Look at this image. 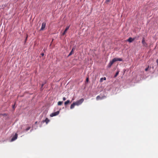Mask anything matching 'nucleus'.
I'll return each instance as SVG.
<instances>
[{
    "label": "nucleus",
    "mask_w": 158,
    "mask_h": 158,
    "mask_svg": "<svg viewBox=\"0 0 158 158\" xmlns=\"http://www.w3.org/2000/svg\"><path fill=\"white\" fill-rule=\"evenodd\" d=\"M122 61L123 59L121 58H115L113 59L112 61H110L109 63L108 66L109 68H110L113 64L117 61Z\"/></svg>",
    "instance_id": "1"
},
{
    "label": "nucleus",
    "mask_w": 158,
    "mask_h": 158,
    "mask_svg": "<svg viewBox=\"0 0 158 158\" xmlns=\"http://www.w3.org/2000/svg\"><path fill=\"white\" fill-rule=\"evenodd\" d=\"M84 99L83 98H81L79 100L77 101L74 102L76 106H79L81 104V103L83 102Z\"/></svg>",
    "instance_id": "2"
},
{
    "label": "nucleus",
    "mask_w": 158,
    "mask_h": 158,
    "mask_svg": "<svg viewBox=\"0 0 158 158\" xmlns=\"http://www.w3.org/2000/svg\"><path fill=\"white\" fill-rule=\"evenodd\" d=\"M60 113L59 111H57L56 112L52 113L50 114V116L51 117H52L53 116H56L58 115Z\"/></svg>",
    "instance_id": "3"
},
{
    "label": "nucleus",
    "mask_w": 158,
    "mask_h": 158,
    "mask_svg": "<svg viewBox=\"0 0 158 158\" xmlns=\"http://www.w3.org/2000/svg\"><path fill=\"white\" fill-rule=\"evenodd\" d=\"M142 43L144 47H147V44L145 42V40L144 38H143L142 40Z\"/></svg>",
    "instance_id": "4"
},
{
    "label": "nucleus",
    "mask_w": 158,
    "mask_h": 158,
    "mask_svg": "<svg viewBox=\"0 0 158 158\" xmlns=\"http://www.w3.org/2000/svg\"><path fill=\"white\" fill-rule=\"evenodd\" d=\"M46 23H43L42 24L41 27L40 28V30L42 31L44 30L46 27Z\"/></svg>",
    "instance_id": "5"
},
{
    "label": "nucleus",
    "mask_w": 158,
    "mask_h": 158,
    "mask_svg": "<svg viewBox=\"0 0 158 158\" xmlns=\"http://www.w3.org/2000/svg\"><path fill=\"white\" fill-rule=\"evenodd\" d=\"M17 136L18 134L16 133L15 135L14 136H13L11 139V141L12 142L16 140L17 139Z\"/></svg>",
    "instance_id": "6"
},
{
    "label": "nucleus",
    "mask_w": 158,
    "mask_h": 158,
    "mask_svg": "<svg viewBox=\"0 0 158 158\" xmlns=\"http://www.w3.org/2000/svg\"><path fill=\"white\" fill-rule=\"evenodd\" d=\"M135 39V38H132L130 37L127 40V41L130 43L132 42Z\"/></svg>",
    "instance_id": "7"
},
{
    "label": "nucleus",
    "mask_w": 158,
    "mask_h": 158,
    "mask_svg": "<svg viewBox=\"0 0 158 158\" xmlns=\"http://www.w3.org/2000/svg\"><path fill=\"white\" fill-rule=\"evenodd\" d=\"M69 27H70V26H68L67 27L65 28V29L64 32L62 33V35H64L66 33L67 31L69 29Z\"/></svg>",
    "instance_id": "8"
},
{
    "label": "nucleus",
    "mask_w": 158,
    "mask_h": 158,
    "mask_svg": "<svg viewBox=\"0 0 158 158\" xmlns=\"http://www.w3.org/2000/svg\"><path fill=\"white\" fill-rule=\"evenodd\" d=\"M50 121L48 119V118H46L45 120H43L42 121L43 123L45 122L46 124H47Z\"/></svg>",
    "instance_id": "9"
},
{
    "label": "nucleus",
    "mask_w": 158,
    "mask_h": 158,
    "mask_svg": "<svg viewBox=\"0 0 158 158\" xmlns=\"http://www.w3.org/2000/svg\"><path fill=\"white\" fill-rule=\"evenodd\" d=\"M75 48L73 47L72 49V50H71V51L70 52V53L69 54V56H70V55H72L73 53V52L75 50Z\"/></svg>",
    "instance_id": "10"
},
{
    "label": "nucleus",
    "mask_w": 158,
    "mask_h": 158,
    "mask_svg": "<svg viewBox=\"0 0 158 158\" xmlns=\"http://www.w3.org/2000/svg\"><path fill=\"white\" fill-rule=\"evenodd\" d=\"M75 105H76L75 104V103H74V102H73V104H72L70 106V109H73L74 108V107Z\"/></svg>",
    "instance_id": "11"
},
{
    "label": "nucleus",
    "mask_w": 158,
    "mask_h": 158,
    "mask_svg": "<svg viewBox=\"0 0 158 158\" xmlns=\"http://www.w3.org/2000/svg\"><path fill=\"white\" fill-rule=\"evenodd\" d=\"M105 97L104 96H103L102 98H101L99 96H98L96 97V100H98L99 99H102L103 98Z\"/></svg>",
    "instance_id": "12"
},
{
    "label": "nucleus",
    "mask_w": 158,
    "mask_h": 158,
    "mask_svg": "<svg viewBox=\"0 0 158 158\" xmlns=\"http://www.w3.org/2000/svg\"><path fill=\"white\" fill-rule=\"evenodd\" d=\"M70 103V101L69 100H68L64 102V104L65 106H66Z\"/></svg>",
    "instance_id": "13"
},
{
    "label": "nucleus",
    "mask_w": 158,
    "mask_h": 158,
    "mask_svg": "<svg viewBox=\"0 0 158 158\" xmlns=\"http://www.w3.org/2000/svg\"><path fill=\"white\" fill-rule=\"evenodd\" d=\"M106 80V78L105 77H104L103 78H100V82H102L103 80Z\"/></svg>",
    "instance_id": "14"
},
{
    "label": "nucleus",
    "mask_w": 158,
    "mask_h": 158,
    "mask_svg": "<svg viewBox=\"0 0 158 158\" xmlns=\"http://www.w3.org/2000/svg\"><path fill=\"white\" fill-rule=\"evenodd\" d=\"M119 71L118 70L117 71V72L116 73L115 75L114 76V77H116L118 76V74L119 73Z\"/></svg>",
    "instance_id": "15"
},
{
    "label": "nucleus",
    "mask_w": 158,
    "mask_h": 158,
    "mask_svg": "<svg viewBox=\"0 0 158 158\" xmlns=\"http://www.w3.org/2000/svg\"><path fill=\"white\" fill-rule=\"evenodd\" d=\"M62 103H63L62 102L59 101V102H58V105H59V106L61 105H62Z\"/></svg>",
    "instance_id": "16"
},
{
    "label": "nucleus",
    "mask_w": 158,
    "mask_h": 158,
    "mask_svg": "<svg viewBox=\"0 0 158 158\" xmlns=\"http://www.w3.org/2000/svg\"><path fill=\"white\" fill-rule=\"evenodd\" d=\"M111 0H106L105 3L106 4H108L109 2H110Z\"/></svg>",
    "instance_id": "17"
},
{
    "label": "nucleus",
    "mask_w": 158,
    "mask_h": 158,
    "mask_svg": "<svg viewBox=\"0 0 158 158\" xmlns=\"http://www.w3.org/2000/svg\"><path fill=\"white\" fill-rule=\"evenodd\" d=\"M30 128H31L30 127H27V128L26 129V131H27L29 130Z\"/></svg>",
    "instance_id": "18"
},
{
    "label": "nucleus",
    "mask_w": 158,
    "mask_h": 158,
    "mask_svg": "<svg viewBox=\"0 0 158 158\" xmlns=\"http://www.w3.org/2000/svg\"><path fill=\"white\" fill-rule=\"evenodd\" d=\"M148 68H149V66L145 69V71H147L148 70Z\"/></svg>",
    "instance_id": "19"
},
{
    "label": "nucleus",
    "mask_w": 158,
    "mask_h": 158,
    "mask_svg": "<svg viewBox=\"0 0 158 158\" xmlns=\"http://www.w3.org/2000/svg\"><path fill=\"white\" fill-rule=\"evenodd\" d=\"M63 99L64 101H65L66 99V98L65 97H63Z\"/></svg>",
    "instance_id": "20"
},
{
    "label": "nucleus",
    "mask_w": 158,
    "mask_h": 158,
    "mask_svg": "<svg viewBox=\"0 0 158 158\" xmlns=\"http://www.w3.org/2000/svg\"><path fill=\"white\" fill-rule=\"evenodd\" d=\"M44 84L45 83H43V84H42V85H41V88H42L43 87V86H44Z\"/></svg>",
    "instance_id": "21"
},
{
    "label": "nucleus",
    "mask_w": 158,
    "mask_h": 158,
    "mask_svg": "<svg viewBox=\"0 0 158 158\" xmlns=\"http://www.w3.org/2000/svg\"><path fill=\"white\" fill-rule=\"evenodd\" d=\"M41 55L42 56H43L44 55V53H41Z\"/></svg>",
    "instance_id": "22"
},
{
    "label": "nucleus",
    "mask_w": 158,
    "mask_h": 158,
    "mask_svg": "<svg viewBox=\"0 0 158 158\" xmlns=\"http://www.w3.org/2000/svg\"><path fill=\"white\" fill-rule=\"evenodd\" d=\"M156 62L157 63V65H158V59L156 60Z\"/></svg>",
    "instance_id": "23"
},
{
    "label": "nucleus",
    "mask_w": 158,
    "mask_h": 158,
    "mask_svg": "<svg viewBox=\"0 0 158 158\" xmlns=\"http://www.w3.org/2000/svg\"><path fill=\"white\" fill-rule=\"evenodd\" d=\"M15 104H14V105H13L12 106V107H13V109H14V108H15Z\"/></svg>",
    "instance_id": "24"
},
{
    "label": "nucleus",
    "mask_w": 158,
    "mask_h": 158,
    "mask_svg": "<svg viewBox=\"0 0 158 158\" xmlns=\"http://www.w3.org/2000/svg\"><path fill=\"white\" fill-rule=\"evenodd\" d=\"M86 81L87 82H88V78H87L86 79Z\"/></svg>",
    "instance_id": "25"
},
{
    "label": "nucleus",
    "mask_w": 158,
    "mask_h": 158,
    "mask_svg": "<svg viewBox=\"0 0 158 158\" xmlns=\"http://www.w3.org/2000/svg\"><path fill=\"white\" fill-rule=\"evenodd\" d=\"M27 37H26V40H25L26 41L27 40Z\"/></svg>",
    "instance_id": "26"
},
{
    "label": "nucleus",
    "mask_w": 158,
    "mask_h": 158,
    "mask_svg": "<svg viewBox=\"0 0 158 158\" xmlns=\"http://www.w3.org/2000/svg\"><path fill=\"white\" fill-rule=\"evenodd\" d=\"M37 123V122H35V124H36V123Z\"/></svg>",
    "instance_id": "27"
}]
</instances>
